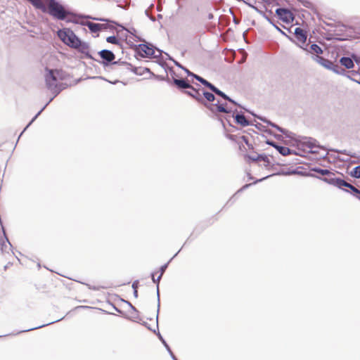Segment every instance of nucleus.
Segmentation results:
<instances>
[{
  "instance_id": "f257e3e1",
  "label": "nucleus",
  "mask_w": 360,
  "mask_h": 360,
  "mask_svg": "<svg viewBox=\"0 0 360 360\" xmlns=\"http://www.w3.org/2000/svg\"><path fill=\"white\" fill-rule=\"evenodd\" d=\"M58 37L68 46L76 49L83 53L89 51V46L76 36L72 30L68 28H63L58 32Z\"/></svg>"
},
{
  "instance_id": "f03ea898",
  "label": "nucleus",
  "mask_w": 360,
  "mask_h": 360,
  "mask_svg": "<svg viewBox=\"0 0 360 360\" xmlns=\"http://www.w3.org/2000/svg\"><path fill=\"white\" fill-rule=\"evenodd\" d=\"M45 83L46 87L51 91H56L58 88L60 80L63 79V71L61 70L45 69Z\"/></svg>"
},
{
  "instance_id": "7ed1b4c3",
  "label": "nucleus",
  "mask_w": 360,
  "mask_h": 360,
  "mask_svg": "<svg viewBox=\"0 0 360 360\" xmlns=\"http://www.w3.org/2000/svg\"><path fill=\"white\" fill-rule=\"evenodd\" d=\"M47 8L49 13L58 20H64L70 13L65 10L63 6L55 0H47Z\"/></svg>"
},
{
  "instance_id": "20e7f679",
  "label": "nucleus",
  "mask_w": 360,
  "mask_h": 360,
  "mask_svg": "<svg viewBox=\"0 0 360 360\" xmlns=\"http://www.w3.org/2000/svg\"><path fill=\"white\" fill-rule=\"evenodd\" d=\"M136 50L137 53L143 58H152L155 56V49L151 44H139L137 46Z\"/></svg>"
},
{
  "instance_id": "39448f33",
  "label": "nucleus",
  "mask_w": 360,
  "mask_h": 360,
  "mask_svg": "<svg viewBox=\"0 0 360 360\" xmlns=\"http://www.w3.org/2000/svg\"><path fill=\"white\" fill-rule=\"evenodd\" d=\"M333 184L340 188H343L344 187L349 188L351 190L350 193L356 198L360 200V191L356 188L354 186L341 179H333Z\"/></svg>"
},
{
  "instance_id": "423d86ee",
  "label": "nucleus",
  "mask_w": 360,
  "mask_h": 360,
  "mask_svg": "<svg viewBox=\"0 0 360 360\" xmlns=\"http://www.w3.org/2000/svg\"><path fill=\"white\" fill-rule=\"evenodd\" d=\"M280 20L286 23H291L294 20L292 13L285 8H278L276 11Z\"/></svg>"
},
{
  "instance_id": "0eeeda50",
  "label": "nucleus",
  "mask_w": 360,
  "mask_h": 360,
  "mask_svg": "<svg viewBox=\"0 0 360 360\" xmlns=\"http://www.w3.org/2000/svg\"><path fill=\"white\" fill-rule=\"evenodd\" d=\"M245 160L248 163L263 162L264 166H268L269 164V158L265 155L254 154L245 155Z\"/></svg>"
},
{
  "instance_id": "6e6552de",
  "label": "nucleus",
  "mask_w": 360,
  "mask_h": 360,
  "mask_svg": "<svg viewBox=\"0 0 360 360\" xmlns=\"http://www.w3.org/2000/svg\"><path fill=\"white\" fill-rule=\"evenodd\" d=\"M201 83L202 84H204L205 86H206L207 87H208L211 91L214 92L218 96H221L223 98H224L225 100L229 101V102H231L232 103H235V102L232 99H231L229 96H227L224 93H223L221 91L218 89L213 84H212L210 82H207L205 79L202 81Z\"/></svg>"
},
{
  "instance_id": "1a4fd4ad",
  "label": "nucleus",
  "mask_w": 360,
  "mask_h": 360,
  "mask_svg": "<svg viewBox=\"0 0 360 360\" xmlns=\"http://www.w3.org/2000/svg\"><path fill=\"white\" fill-rule=\"evenodd\" d=\"M184 92L186 94L195 98L198 102H200L203 103L205 106H207V103L203 101L202 96L198 89H196L195 88L191 85L188 89L186 90Z\"/></svg>"
},
{
  "instance_id": "9d476101",
  "label": "nucleus",
  "mask_w": 360,
  "mask_h": 360,
  "mask_svg": "<svg viewBox=\"0 0 360 360\" xmlns=\"http://www.w3.org/2000/svg\"><path fill=\"white\" fill-rule=\"evenodd\" d=\"M295 35L299 43L304 44L307 40L306 32L300 27H296L295 30Z\"/></svg>"
},
{
  "instance_id": "9b49d317",
  "label": "nucleus",
  "mask_w": 360,
  "mask_h": 360,
  "mask_svg": "<svg viewBox=\"0 0 360 360\" xmlns=\"http://www.w3.org/2000/svg\"><path fill=\"white\" fill-rule=\"evenodd\" d=\"M174 85L179 89H188L191 84L187 80L184 79H174L173 81Z\"/></svg>"
},
{
  "instance_id": "f8f14e48",
  "label": "nucleus",
  "mask_w": 360,
  "mask_h": 360,
  "mask_svg": "<svg viewBox=\"0 0 360 360\" xmlns=\"http://www.w3.org/2000/svg\"><path fill=\"white\" fill-rule=\"evenodd\" d=\"M99 54L101 57L107 62H112L115 58L114 53L108 50H103L99 52Z\"/></svg>"
},
{
  "instance_id": "ddd939ff",
  "label": "nucleus",
  "mask_w": 360,
  "mask_h": 360,
  "mask_svg": "<svg viewBox=\"0 0 360 360\" xmlns=\"http://www.w3.org/2000/svg\"><path fill=\"white\" fill-rule=\"evenodd\" d=\"M92 32H97L104 28V25L86 22L85 24Z\"/></svg>"
},
{
  "instance_id": "4468645a",
  "label": "nucleus",
  "mask_w": 360,
  "mask_h": 360,
  "mask_svg": "<svg viewBox=\"0 0 360 360\" xmlns=\"http://www.w3.org/2000/svg\"><path fill=\"white\" fill-rule=\"evenodd\" d=\"M342 65L345 66L347 69H351L354 67L353 60L349 57H342L340 60Z\"/></svg>"
},
{
  "instance_id": "2eb2a0df",
  "label": "nucleus",
  "mask_w": 360,
  "mask_h": 360,
  "mask_svg": "<svg viewBox=\"0 0 360 360\" xmlns=\"http://www.w3.org/2000/svg\"><path fill=\"white\" fill-rule=\"evenodd\" d=\"M243 143H245L248 146L249 149L253 148V146L251 143H250L249 137L247 136H245V135H240V141H239L240 147L243 146L245 149H246L245 148Z\"/></svg>"
},
{
  "instance_id": "dca6fc26",
  "label": "nucleus",
  "mask_w": 360,
  "mask_h": 360,
  "mask_svg": "<svg viewBox=\"0 0 360 360\" xmlns=\"http://www.w3.org/2000/svg\"><path fill=\"white\" fill-rule=\"evenodd\" d=\"M236 122L243 127L249 125L250 122L243 115H236L235 117Z\"/></svg>"
},
{
  "instance_id": "f3484780",
  "label": "nucleus",
  "mask_w": 360,
  "mask_h": 360,
  "mask_svg": "<svg viewBox=\"0 0 360 360\" xmlns=\"http://www.w3.org/2000/svg\"><path fill=\"white\" fill-rule=\"evenodd\" d=\"M216 106V108H217V110L218 112H226V113H228L229 112H231V110H229L227 106H226V104L225 103H221V104H219V103H217L215 105Z\"/></svg>"
},
{
  "instance_id": "a211bd4d",
  "label": "nucleus",
  "mask_w": 360,
  "mask_h": 360,
  "mask_svg": "<svg viewBox=\"0 0 360 360\" xmlns=\"http://www.w3.org/2000/svg\"><path fill=\"white\" fill-rule=\"evenodd\" d=\"M278 151L283 155H288L290 154V150L289 148L285 146H275Z\"/></svg>"
},
{
  "instance_id": "6ab92c4d",
  "label": "nucleus",
  "mask_w": 360,
  "mask_h": 360,
  "mask_svg": "<svg viewBox=\"0 0 360 360\" xmlns=\"http://www.w3.org/2000/svg\"><path fill=\"white\" fill-rule=\"evenodd\" d=\"M166 268H167V265H164V266H161V268H160V275L158 276V280H157V281L155 280V274H153V276H152V277H153V282H154L155 283H157V284L158 285V283H159V282H160V278H161L162 276L163 275V274H164V272H165V271Z\"/></svg>"
},
{
  "instance_id": "aec40b11",
  "label": "nucleus",
  "mask_w": 360,
  "mask_h": 360,
  "mask_svg": "<svg viewBox=\"0 0 360 360\" xmlns=\"http://www.w3.org/2000/svg\"><path fill=\"white\" fill-rule=\"evenodd\" d=\"M311 50L313 53L316 54H321L323 53L321 48L317 44H312L311 46Z\"/></svg>"
},
{
  "instance_id": "412c9836",
  "label": "nucleus",
  "mask_w": 360,
  "mask_h": 360,
  "mask_svg": "<svg viewBox=\"0 0 360 360\" xmlns=\"http://www.w3.org/2000/svg\"><path fill=\"white\" fill-rule=\"evenodd\" d=\"M351 174L352 176H354L355 178H359L360 177V165L354 168L353 170L351 172Z\"/></svg>"
},
{
  "instance_id": "4be33fe9",
  "label": "nucleus",
  "mask_w": 360,
  "mask_h": 360,
  "mask_svg": "<svg viewBox=\"0 0 360 360\" xmlns=\"http://www.w3.org/2000/svg\"><path fill=\"white\" fill-rule=\"evenodd\" d=\"M203 95H204L205 98L207 99V101H214L215 97L213 94L205 91V92H203Z\"/></svg>"
},
{
  "instance_id": "5701e85b",
  "label": "nucleus",
  "mask_w": 360,
  "mask_h": 360,
  "mask_svg": "<svg viewBox=\"0 0 360 360\" xmlns=\"http://www.w3.org/2000/svg\"><path fill=\"white\" fill-rule=\"evenodd\" d=\"M240 135H234V134H227L226 136L229 139L236 141L239 144L240 141Z\"/></svg>"
},
{
  "instance_id": "b1692460",
  "label": "nucleus",
  "mask_w": 360,
  "mask_h": 360,
  "mask_svg": "<svg viewBox=\"0 0 360 360\" xmlns=\"http://www.w3.org/2000/svg\"><path fill=\"white\" fill-rule=\"evenodd\" d=\"M106 41L112 44H119V40L115 36H110V37H107Z\"/></svg>"
},
{
  "instance_id": "393cba45",
  "label": "nucleus",
  "mask_w": 360,
  "mask_h": 360,
  "mask_svg": "<svg viewBox=\"0 0 360 360\" xmlns=\"http://www.w3.org/2000/svg\"><path fill=\"white\" fill-rule=\"evenodd\" d=\"M320 61H321V64L327 68H329L332 63L327 59H324L323 58H319Z\"/></svg>"
},
{
  "instance_id": "a878e982",
  "label": "nucleus",
  "mask_w": 360,
  "mask_h": 360,
  "mask_svg": "<svg viewBox=\"0 0 360 360\" xmlns=\"http://www.w3.org/2000/svg\"><path fill=\"white\" fill-rule=\"evenodd\" d=\"M139 70H140V71H138V70H139V69H138V68H136V70H135V71H134V72H135L136 74L141 75V74H143L144 72H148V71H149V70H148V68H143V69L140 68Z\"/></svg>"
},
{
  "instance_id": "bb28decb",
  "label": "nucleus",
  "mask_w": 360,
  "mask_h": 360,
  "mask_svg": "<svg viewBox=\"0 0 360 360\" xmlns=\"http://www.w3.org/2000/svg\"><path fill=\"white\" fill-rule=\"evenodd\" d=\"M318 172L322 175H326L330 173L327 169H319Z\"/></svg>"
},
{
  "instance_id": "cd10ccee",
  "label": "nucleus",
  "mask_w": 360,
  "mask_h": 360,
  "mask_svg": "<svg viewBox=\"0 0 360 360\" xmlns=\"http://www.w3.org/2000/svg\"><path fill=\"white\" fill-rule=\"evenodd\" d=\"M194 77L198 80L200 82H202V81L204 79L202 77L198 76V75H193Z\"/></svg>"
}]
</instances>
